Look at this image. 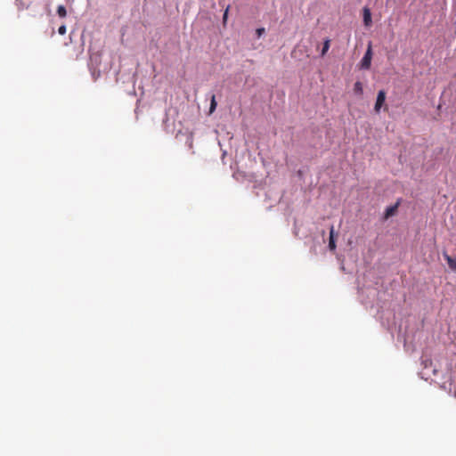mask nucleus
Returning a JSON list of instances; mask_svg holds the SVG:
<instances>
[{"label": "nucleus", "mask_w": 456, "mask_h": 456, "mask_svg": "<svg viewBox=\"0 0 456 456\" xmlns=\"http://www.w3.org/2000/svg\"><path fill=\"white\" fill-rule=\"evenodd\" d=\"M371 59H372V45H371V42H370L368 44L367 50L360 62L361 69H369L371 65Z\"/></svg>", "instance_id": "f257e3e1"}, {"label": "nucleus", "mask_w": 456, "mask_h": 456, "mask_svg": "<svg viewBox=\"0 0 456 456\" xmlns=\"http://www.w3.org/2000/svg\"><path fill=\"white\" fill-rule=\"evenodd\" d=\"M385 100H386V93L383 90H380L378 93L377 101H376L375 107H374L376 112L379 111L381 106L385 102Z\"/></svg>", "instance_id": "f03ea898"}, {"label": "nucleus", "mask_w": 456, "mask_h": 456, "mask_svg": "<svg viewBox=\"0 0 456 456\" xmlns=\"http://www.w3.org/2000/svg\"><path fill=\"white\" fill-rule=\"evenodd\" d=\"M400 205V201H397L395 205L389 206L387 208L385 214H384V219H388L389 217L395 216L397 212L398 207Z\"/></svg>", "instance_id": "7ed1b4c3"}, {"label": "nucleus", "mask_w": 456, "mask_h": 456, "mask_svg": "<svg viewBox=\"0 0 456 456\" xmlns=\"http://www.w3.org/2000/svg\"><path fill=\"white\" fill-rule=\"evenodd\" d=\"M329 248L331 251H334L336 249L335 229L333 225H331L330 229Z\"/></svg>", "instance_id": "20e7f679"}, {"label": "nucleus", "mask_w": 456, "mask_h": 456, "mask_svg": "<svg viewBox=\"0 0 456 456\" xmlns=\"http://www.w3.org/2000/svg\"><path fill=\"white\" fill-rule=\"evenodd\" d=\"M444 257L446 260L449 267L456 273V260L450 256L448 254L444 253Z\"/></svg>", "instance_id": "39448f33"}, {"label": "nucleus", "mask_w": 456, "mask_h": 456, "mask_svg": "<svg viewBox=\"0 0 456 456\" xmlns=\"http://www.w3.org/2000/svg\"><path fill=\"white\" fill-rule=\"evenodd\" d=\"M363 22L365 26H370L371 23V14L368 8H364L363 10Z\"/></svg>", "instance_id": "423d86ee"}, {"label": "nucleus", "mask_w": 456, "mask_h": 456, "mask_svg": "<svg viewBox=\"0 0 456 456\" xmlns=\"http://www.w3.org/2000/svg\"><path fill=\"white\" fill-rule=\"evenodd\" d=\"M354 92L355 94L361 95L363 93L362 84L357 81L354 85Z\"/></svg>", "instance_id": "0eeeda50"}, {"label": "nucleus", "mask_w": 456, "mask_h": 456, "mask_svg": "<svg viewBox=\"0 0 456 456\" xmlns=\"http://www.w3.org/2000/svg\"><path fill=\"white\" fill-rule=\"evenodd\" d=\"M330 40L328 38L325 39L323 42V45H322V53H321L322 56H324L327 53V52L330 49Z\"/></svg>", "instance_id": "6e6552de"}, {"label": "nucleus", "mask_w": 456, "mask_h": 456, "mask_svg": "<svg viewBox=\"0 0 456 456\" xmlns=\"http://www.w3.org/2000/svg\"><path fill=\"white\" fill-rule=\"evenodd\" d=\"M57 14L61 17V18H65L66 15H67V11H66V8L65 6L63 5H59L57 7Z\"/></svg>", "instance_id": "1a4fd4ad"}, {"label": "nucleus", "mask_w": 456, "mask_h": 456, "mask_svg": "<svg viewBox=\"0 0 456 456\" xmlns=\"http://www.w3.org/2000/svg\"><path fill=\"white\" fill-rule=\"evenodd\" d=\"M216 96L213 94L212 97H211V102H210V107H209V113H213L215 110H216Z\"/></svg>", "instance_id": "9d476101"}, {"label": "nucleus", "mask_w": 456, "mask_h": 456, "mask_svg": "<svg viewBox=\"0 0 456 456\" xmlns=\"http://www.w3.org/2000/svg\"><path fill=\"white\" fill-rule=\"evenodd\" d=\"M228 12H229V6L225 9L224 16H223V22L224 24L226 23L227 18H228Z\"/></svg>", "instance_id": "9b49d317"}, {"label": "nucleus", "mask_w": 456, "mask_h": 456, "mask_svg": "<svg viewBox=\"0 0 456 456\" xmlns=\"http://www.w3.org/2000/svg\"><path fill=\"white\" fill-rule=\"evenodd\" d=\"M58 32H59L60 35H64L66 33V26L65 25H61L58 28Z\"/></svg>", "instance_id": "f8f14e48"}, {"label": "nucleus", "mask_w": 456, "mask_h": 456, "mask_svg": "<svg viewBox=\"0 0 456 456\" xmlns=\"http://www.w3.org/2000/svg\"><path fill=\"white\" fill-rule=\"evenodd\" d=\"M265 32V28H257L256 29V34L258 37H261Z\"/></svg>", "instance_id": "ddd939ff"}]
</instances>
